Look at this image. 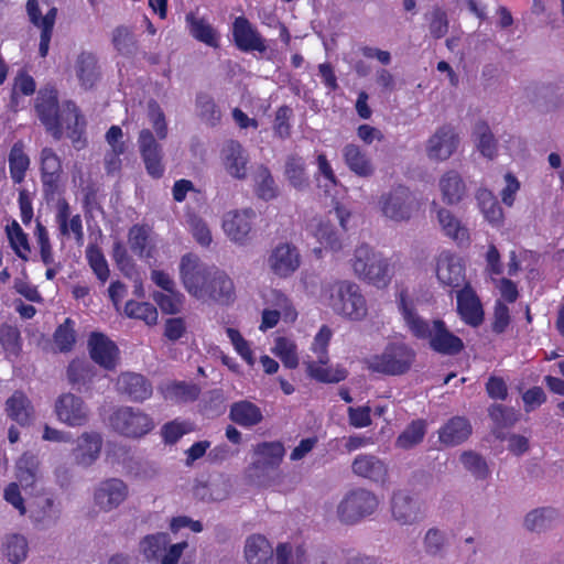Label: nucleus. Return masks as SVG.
<instances>
[{
	"label": "nucleus",
	"instance_id": "nucleus-1",
	"mask_svg": "<svg viewBox=\"0 0 564 564\" xmlns=\"http://www.w3.org/2000/svg\"><path fill=\"white\" fill-rule=\"evenodd\" d=\"M180 278L186 292L202 303L229 304L235 299L231 278L221 269L208 265L194 253L180 261Z\"/></svg>",
	"mask_w": 564,
	"mask_h": 564
},
{
	"label": "nucleus",
	"instance_id": "nucleus-2",
	"mask_svg": "<svg viewBox=\"0 0 564 564\" xmlns=\"http://www.w3.org/2000/svg\"><path fill=\"white\" fill-rule=\"evenodd\" d=\"M398 305L412 335L420 339H427L434 351L453 356L463 350V340L449 332L443 321L435 319L430 324L417 315L413 301L405 291L399 293Z\"/></svg>",
	"mask_w": 564,
	"mask_h": 564
},
{
	"label": "nucleus",
	"instance_id": "nucleus-3",
	"mask_svg": "<svg viewBox=\"0 0 564 564\" xmlns=\"http://www.w3.org/2000/svg\"><path fill=\"white\" fill-rule=\"evenodd\" d=\"M147 117L155 135L149 128L141 129L138 135V148L147 172L152 177L160 178L164 173V164L163 149L158 139H166L167 122L163 109L154 100L148 102Z\"/></svg>",
	"mask_w": 564,
	"mask_h": 564
},
{
	"label": "nucleus",
	"instance_id": "nucleus-4",
	"mask_svg": "<svg viewBox=\"0 0 564 564\" xmlns=\"http://www.w3.org/2000/svg\"><path fill=\"white\" fill-rule=\"evenodd\" d=\"M324 303L336 314L359 322L368 314L367 301L360 286L350 280H334L322 288Z\"/></svg>",
	"mask_w": 564,
	"mask_h": 564
},
{
	"label": "nucleus",
	"instance_id": "nucleus-5",
	"mask_svg": "<svg viewBox=\"0 0 564 564\" xmlns=\"http://www.w3.org/2000/svg\"><path fill=\"white\" fill-rule=\"evenodd\" d=\"M349 265L356 278L377 288L386 286L392 276L388 259L367 243L355 248Z\"/></svg>",
	"mask_w": 564,
	"mask_h": 564
},
{
	"label": "nucleus",
	"instance_id": "nucleus-6",
	"mask_svg": "<svg viewBox=\"0 0 564 564\" xmlns=\"http://www.w3.org/2000/svg\"><path fill=\"white\" fill-rule=\"evenodd\" d=\"M333 337V330L323 325L315 335L311 351L314 357L308 356L305 361L308 375L317 381L325 383H336L343 381L347 377V371L340 366H328V345Z\"/></svg>",
	"mask_w": 564,
	"mask_h": 564
},
{
	"label": "nucleus",
	"instance_id": "nucleus-7",
	"mask_svg": "<svg viewBox=\"0 0 564 564\" xmlns=\"http://www.w3.org/2000/svg\"><path fill=\"white\" fill-rule=\"evenodd\" d=\"M349 217V212L343 207H336L326 216L312 218L307 224V231L326 249L332 252H339L344 248V241L339 232L335 229L334 221L337 220L341 229L346 231V223Z\"/></svg>",
	"mask_w": 564,
	"mask_h": 564
},
{
	"label": "nucleus",
	"instance_id": "nucleus-8",
	"mask_svg": "<svg viewBox=\"0 0 564 564\" xmlns=\"http://www.w3.org/2000/svg\"><path fill=\"white\" fill-rule=\"evenodd\" d=\"M378 497L365 488L348 491L337 506L338 520L345 524H355L378 509Z\"/></svg>",
	"mask_w": 564,
	"mask_h": 564
},
{
	"label": "nucleus",
	"instance_id": "nucleus-9",
	"mask_svg": "<svg viewBox=\"0 0 564 564\" xmlns=\"http://www.w3.org/2000/svg\"><path fill=\"white\" fill-rule=\"evenodd\" d=\"M167 533L148 534L139 543V552L147 562L160 564H178L181 556L188 546L186 541L170 544Z\"/></svg>",
	"mask_w": 564,
	"mask_h": 564
},
{
	"label": "nucleus",
	"instance_id": "nucleus-10",
	"mask_svg": "<svg viewBox=\"0 0 564 564\" xmlns=\"http://www.w3.org/2000/svg\"><path fill=\"white\" fill-rule=\"evenodd\" d=\"M414 357V351L406 345L390 344L380 355L369 358L367 365L373 372L398 376L410 369Z\"/></svg>",
	"mask_w": 564,
	"mask_h": 564
},
{
	"label": "nucleus",
	"instance_id": "nucleus-11",
	"mask_svg": "<svg viewBox=\"0 0 564 564\" xmlns=\"http://www.w3.org/2000/svg\"><path fill=\"white\" fill-rule=\"evenodd\" d=\"M110 425L117 433L130 438L142 437L155 426L148 413L132 406L117 409L110 416Z\"/></svg>",
	"mask_w": 564,
	"mask_h": 564
},
{
	"label": "nucleus",
	"instance_id": "nucleus-12",
	"mask_svg": "<svg viewBox=\"0 0 564 564\" xmlns=\"http://www.w3.org/2000/svg\"><path fill=\"white\" fill-rule=\"evenodd\" d=\"M284 456V447L279 442H263L254 446L252 462L247 468L248 478L261 484L276 469Z\"/></svg>",
	"mask_w": 564,
	"mask_h": 564
},
{
	"label": "nucleus",
	"instance_id": "nucleus-13",
	"mask_svg": "<svg viewBox=\"0 0 564 564\" xmlns=\"http://www.w3.org/2000/svg\"><path fill=\"white\" fill-rule=\"evenodd\" d=\"M381 214L395 223L408 221L417 208L415 197L409 188L398 186L379 198Z\"/></svg>",
	"mask_w": 564,
	"mask_h": 564
},
{
	"label": "nucleus",
	"instance_id": "nucleus-14",
	"mask_svg": "<svg viewBox=\"0 0 564 564\" xmlns=\"http://www.w3.org/2000/svg\"><path fill=\"white\" fill-rule=\"evenodd\" d=\"M256 217L252 208L232 209L224 214L221 228L231 242L245 246L251 240Z\"/></svg>",
	"mask_w": 564,
	"mask_h": 564
},
{
	"label": "nucleus",
	"instance_id": "nucleus-15",
	"mask_svg": "<svg viewBox=\"0 0 564 564\" xmlns=\"http://www.w3.org/2000/svg\"><path fill=\"white\" fill-rule=\"evenodd\" d=\"M460 138L453 126L444 124L435 130L429 138L425 152L431 161L444 162L458 149Z\"/></svg>",
	"mask_w": 564,
	"mask_h": 564
},
{
	"label": "nucleus",
	"instance_id": "nucleus-16",
	"mask_svg": "<svg viewBox=\"0 0 564 564\" xmlns=\"http://www.w3.org/2000/svg\"><path fill=\"white\" fill-rule=\"evenodd\" d=\"M54 411L57 420L69 427H80L89 421L88 406L73 393L62 394L55 402Z\"/></svg>",
	"mask_w": 564,
	"mask_h": 564
},
{
	"label": "nucleus",
	"instance_id": "nucleus-17",
	"mask_svg": "<svg viewBox=\"0 0 564 564\" xmlns=\"http://www.w3.org/2000/svg\"><path fill=\"white\" fill-rule=\"evenodd\" d=\"M129 496V488L119 478L100 481L94 490V502L99 510L109 512L122 505Z\"/></svg>",
	"mask_w": 564,
	"mask_h": 564
},
{
	"label": "nucleus",
	"instance_id": "nucleus-18",
	"mask_svg": "<svg viewBox=\"0 0 564 564\" xmlns=\"http://www.w3.org/2000/svg\"><path fill=\"white\" fill-rule=\"evenodd\" d=\"M390 508L393 520L400 525H412L424 519L421 502L403 490L393 492Z\"/></svg>",
	"mask_w": 564,
	"mask_h": 564
},
{
	"label": "nucleus",
	"instance_id": "nucleus-19",
	"mask_svg": "<svg viewBox=\"0 0 564 564\" xmlns=\"http://www.w3.org/2000/svg\"><path fill=\"white\" fill-rule=\"evenodd\" d=\"M35 109L46 130L56 140H59L62 138V128L59 126L61 111H58L56 91L52 88L40 90Z\"/></svg>",
	"mask_w": 564,
	"mask_h": 564
},
{
	"label": "nucleus",
	"instance_id": "nucleus-20",
	"mask_svg": "<svg viewBox=\"0 0 564 564\" xmlns=\"http://www.w3.org/2000/svg\"><path fill=\"white\" fill-rule=\"evenodd\" d=\"M26 11L32 24L41 30L39 52L42 57H45L48 53L57 9L52 7L43 14L37 0H29Z\"/></svg>",
	"mask_w": 564,
	"mask_h": 564
},
{
	"label": "nucleus",
	"instance_id": "nucleus-21",
	"mask_svg": "<svg viewBox=\"0 0 564 564\" xmlns=\"http://www.w3.org/2000/svg\"><path fill=\"white\" fill-rule=\"evenodd\" d=\"M301 264V256L296 247L290 243H279L272 249L268 265L280 278L292 275Z\"/></svg>",
	"mask_w": 564,
	"mask_h": 564
},
{
	"label": "nucleus",
	"instance_id": "nucleus-22",
	"mask_svg": "<svg viewBox=\"0 0 564 564\" xmlns=\"http://www.w3.org/2000/svg\"><path fill=\"white\" fill-rule=\"evenodd\" d=\"M220 159L225 171L231 177L237 180L247 177L249 155L239 142L226 141L220 151Z\"/></svg>",
	"mask_w": 564,
	"mask_h": 564
},
{
	"label": "nucleus",
	"instance_id": "nucleus-23",
	"mask_svg": "<svg viewBox=\"0 0 564 564\" xmlns=\"http://www.w3.org/2000/svg\"><path fill=\"white\" fill-rule=\"evenodd\" d=\"M91 359L107 370H113L119 362L117 345L102 333H91L88 339Z\"/></svg>",
	"mask_w": 564,
	"mask_h": 564
},
{
	"label": "nucleus",
	"instance_id": "nucleus-24",
	"mask_svg": "<svg viewBox=\"0 0 564 564\" xmlns=\"http://www.w3.org/2000/svg\"><path fill=\"white\" fill-rule=\"evenodd\" d=\"M436 276L438 281L449 288L465 285V268L462 259L448 251H443L436 259Z\"/></svg>",
	"mask_w": 564,
	"mask_h": 564
},
{
	"label": "nucleus",
	"instance_id": "nucleus-25",
	"mask_svg": "<svg viewBox=\"0 0 564 564\" xmlns=\"http://www.w3.org/2000/svg\"><path fill=\"white\" fill-rule=\"evenodd\" d=\"M102 448V437L97 432H84L72 451L74 463L82 467H89L99 458Z\"/></svg>",
	"mask_w": 564,
	"mask_h": 564
},
{
	"label": "nucleus",
	"instance_id": "nucleus-26",
	"mask_svg": "<svg viewBox=\"0 0 564 564\" xmlns=\"http://www.w3.org/2000/svg\"><path fill=\"white\" fill-rule=\"evenodd\" d=\"M59 502L53 497H40L30 509V519L39 530H48L55 527L61 518Z\"/></svg>",
	"mask_w": 564,
	"mask_h": 564
},
{
	"label": "nucleus",
	"instance_id": "nucleus-27",
	"mask_svg": "<svg viewBox=\"0 0 564 564\" xmlns=\"http://www.w3.org/2000/svg\"><path fill=\"white\" fill-rule=\"evenodd\" d=\"M354 475L368 479L375 484H384L388 480V465L379 457L371 454L357 455L351 464Z\"/></svg>",
	"mask_w": 564,
	"mask_h": 564
},
{
	"label": "nucleus",
	"instance_id": "nucleus-28",
	"mask_svg": "<svg viewBox=\"0 0 564 564\" xmlns=\"http://www.w3.org/2000/svg\"><path fill=\"white\" fill-rule=\"evenodd\" d=\"M232 35L237 47L240 51H267L265 40L258 30L243 17L236 18L232 26Z\"/></svg>",
	"mask_w": 564,
	"mask_h": 564
},
{
	"label": "nucleus",
	"instance_id": "nucleus-29",
	"mask_svg": "<svg viewBox=\"0 0 564 564\" xmlns=\"http://www.w3.org/2000/svg\"><path fill=\"white\" fill-rule=\"evenodd\" d=\"M457 310L464 322L478 326L484 319V311L476 292L469 284H465L457 292Z\"/></svg>",
	"mask_w": 564,
	"mask_h": 564
},
{
	"label": "nucleus",
	"instance_id": "nucleus-30",
	"mask_svg": "<svg viewBox=\"0 0 564 564\" xmlns=\"http://www.w3.org/2000/svg\"><path fill=\"white\" fill-rule=\"evenodd\" d=\"M435 213L438 227L444 236L454 240L457 245L469 242L468 228L452 210L437 206Z\"/></svg>",
	"mask_w": 564,
	"mask_h": 564
},
{
	"label": "nucleus",
	"instance_id": "nucleus-31",
	"mask_svg": "<svg viewBox=\"0 0 564 564\" xmlns=\"http://www.w3.org/2000/svg\"><path fill=\"white\" fill-rule=\"evenodd\" d=\"M41 172L45 193H55L61 182L63 169L61 159L50 148H44L41 151Z\"/></svg>",
	"mask_w": 564,
	"mask_h": 564
},
{
	"label": "nucleus",
	"instance_id": "nucleus-32",
	"mask_svg": "<svg viewBox=\"0 0 564 564\" xmlns=\"http://www.w3.org/2000/svg\"><path fill=\"white\" fill-rule=\"evenodd\" d=\"M343 160L350 172L359 177H371L376 167L367 152L354 143L346 144L341 150Z\"/></svg>",
	"mask_w": 564,
	"mask_h": 564
},
{
	"label": "nucleus",
	"instance_id": "nucleus-33",
	"mask_svg": "<svg viewBox=\"0 0 564 564\" xmlns=\"http://www.w3.org/2000/svg\"><path fill=\"white\" fill-rule=\"evenodd\" d=\"M442 199L447 205L459 204L467 195V186L462 175L454 170L445 172L438 181Z\"/></svg>",
	"mask_w": 564,
	"mask_h": 564
},
{
	"label": "nucleus",
	"instance_id": "nucleus-34",
	"mask_svg": "<svg viewBox=\"0 0 564 564\" xmlns=\"http://www.w3.org/2000/svg\"><path fill=\"white\" fill-rule=\"evenodd\" d=\"M471 434V425L467 419L455 416L448 420L438 431V440L445 446H457Z\"/></svg>",
	"mask_w": 564,
	"mask_h": 564
},
{
	"label": "nucleus",
	"instance_id": "nucleus-35",
	"mask_svg": "<svg viewBox=\"0 0 564 564\" xmlns=\"http://www.w3.org/2000/svg\"><path fill=\"white\" fill-rule=\"evenodd\" d=\"M85 124V120L79 115L76 105L74 102H66L61 110L59 126L62 128V134L65 129L67 137L77 148L80 147L79 143H82Z\"/></svg>",
	"mask_w": 564,
	"mask_h": 564
},
{
	"label": "nucleus",
	"instance_id": "nucleus-36",
	"mask_svg": "<svg viewBox=\"0 0 564 564\" xmlns=\"http://www.w3.org/2000/svg\"><path fill=\"white\" fill-rule=\"evenodd\" d=\"M130 250L141 259H150L155 250V242L148 226L134 225L128 232Z\"/></svg>",
	"mask_w": 564,
	"mask_h": 564
},
{
	"label": "nucleus",
	"instance_id": "nucleus-37",
	"mask_svg": "<svg viewBox=\"0 0 564 564\" xmlns=\"http://www.w3.org/2000/svg\"><path fill=\"white\" fill-rule=\"evenodd\" d=\"M245 558L248 564H273V547L265 536L250 535L245 543Z\"/></svg>",
	"mask_w": 564,
	"mask_h": 564
},
{
	"label": "nucleus",
	"instance_id": "nucleus-38",
	"mask_svg": "<svg viewBox=\"0 0 564 564\" xmlns=\"http://www.w3.org/2000/svg\"><path fill=\"white\" fill-rule=\"evenodd\" d=\"M118 390L133 401H143L152 394L148 380L138 373L126 372L118 378Z\"/></svg>",
	"mask_w": 564,
	"mask_h": 564
},
{
	"label": "nucleus",
	"instance_id": "nucleus-39",
	"mask_svg": "<svg viewBox=\"0 0 564 564\" xmlns=\"http://www.w3.org/2000/svg\"><path fill=\"white\" fill-rule=\"evenodd\" d=\"M73 72L82 87L91 88L99 77L96 56L89 52H82L75 59Z\"/></svg>",
	"mask_w": 564,
	"mask_h": 564
},
{
	"label": "nucleus",
	"instance_id": "nucleus-40",
	"mask_svg": "<svg viewBox=\"0 0 564 564\" xmlns=\"http://www.w3.org/2000/svg\"><path fill=\"white\" fill-rule=\"evenodd\" d=\"M556 509L550 507L536 508L528 512L523 527L530 532L541 533L552 529L558 521Z\"/></svg>",
	"mask_w": 564,
	"mask_h": 564
},
{
	"label": "nucleus",
	"instance_id": "nucleus-41",
	"mask_svg": "<svg viewBox=\"0 0 564 564\" xmlns=\"http://www.w3.org/2000/svg\"><path fill=\"white\" fill-rule=\"evenodd\" d=\"M229 417L242 427H251L259 424L262 419V411L250 401L243 400L231 404Z\"/></svg>",
	"mask_w": 564,
	"mask_h": 564
},
{
	"label": "nucleus",
	"instance_id": "nucleus-42",
	"mask_svg": "<svg viewBox=\"0 0 564 564\" xmlns=\"http://www.w3.org/2000/svg\"><path fill=\"white\" fill-rule=\"evenodd\" d=\"M6 412L8 416L20 425H28L32 422L34 417V410L22 392H14L11 398L7 400L6 403Z\"/></svg>",
	"mask_w": 564,
	"mask_h": 564
},
{
	"label": "nucleus",
	"instance_id": "nucleus-43",
	"mask_svg": "<svg viewBox=\"0 0 564 564\" xmlns=\"http://www.w3.org/2000/svg\"><path fill=\"white\" fill-rule=\"evenodd\" d=\"M2 547L4 556L11 564H21L29 554V543L24 535L11 533L3 538Z\"/></svg>",
	"mask_w": 564,
	"mask_h": 564
},
{
	"label": "nucleus",
	"instance_id": "nucleus-44",
	"mask_svg": "<svg viewBox=\"0 0 564 564\" xmlns=\"http://www.w3.org/2000/svg\"><path fill=\"white\" fill-rule=\"evenodd\" d=\"M477 150L487 159L492 160L497 155V141L486 122H477L473 132Z\"/></svg>",
	"mask_w": 564,
	"mask_h": 564
},
{
	"label": "nucleus",
	"instance_id": "nucleus-45",
	"mask_svg": "<svg viewBox=\"0 0 564 564\" xmlns=\"http://www.w3.org/2000/svg\"><path fill=\"white\" fill-rule=\"evenodd\" d=\"M185 20L193 37L209 46H217L216 32L204 18H199L195 13L189 12L186 14Z\"/></svg>",
	"mask_w": 564,
	"mask_h": 564
},
{
	"label": "nucleus",
	"instance_id": "nucleus-46",
	"mask_svg": "<svg viewBox=\"0 0 564 564\" xmlns=\"http://www.w3.org/2000/svg\"><path fill=\"white\" fill-rule=\"evenodd\" d=\"M115 48L123 56L131 57L138 50V41L133 30L127 25H119L112 31L111 37Z\"/></svg>",
	"mask_w": 564,
	"mask_h": 564
},
{
	"label": "nucleus",
	"instance_id": "nucleus-47",
	"mask_svg": "<svg viewBox=\"0 0 564 564\" xmlns=\"http://www.w3.org/2000/svg\"><path fill=\"white\" fill-rule=\"evenodd\" d=\"M426 434V424L423 420L411 422L395 440V447L411 449L422 443Z\"/></svg>",
	"mask_w": 564,
	"mask_h": 564
},
{
	"label": "nucleus",
	"instance_id": "nucleus-48",
	"mask_svg": "<svg viewBox=\"0 0 564 564\" xmlns=\"http://www.w3.org/2000/svg\"><path fill=\"white\" fill-rule=\"evenodd\" d=\"M194 490L195 496L202 500L221 501L229 496L230 485L228 480L217 478L212 480L208 485H196Z\"/></svg>",
	"mask_w": 564,
	"mask_h": 564
},
{
	"label": "nucleus",
	"instance_id": "nucleus-49",
	"mask_svg": "<svg viewBox=\"0 0 564 564\" xmlns=\"http://www.w3.org/2000/svg\"><path fill=\"white\" fill-rule=\"evenodd\" d=\"M39 465L37 456L31 453H25L19 458L17 477L23 486L30 487L36 481L40 475Z\"/></svg>",
	"mask_w": 564,
	"mask_h": 564
},
{
	"label": "nucleus",
	"instance_id": "nucleus-50",
	"mask_svg": "<svg viewBox=\"0 0 564 564\" xmlns=\"http://www.w3.org/2000/svg\"><path fill=\"white\" fill-rule=\"evenodd\" d=\"M285 176L295 188H305L308 185L305 162L297 155H291L285 163Z\"/></svg>",
	"mask_w": 564,
	"mask_h": 564
},
{
	"label": "nucleus",
	"instance_id": "nucleus-51",
	"mask_svg": "<svg viewBox=\"0 0 564 564\" xmlns=\"http://www.w3.org/2000/svg\"><path fill=\"white\" fill-rule=\"evenodd\" d=\"M476 198L485 218L489 223L497 225L502 220V209L491 192L479 189L476 194Z\"/></svg>",
	"mask_w": 564,
	"mask_h": 564
},
{
	"label": "nucleus",
	"instance_id": "nucleus-52",
	"mask_svg": "<svg viewBox=\"0 0 564 564\" xmlns=\"http://www.w3.org/2000/svg\"><path fill=\"white\" fill-rule=\"evenodd\" d=\"M29 165L30 159L24 153L23 147L15 143L9 154L10 174L14 183H21L24 180Z\"/></svg>",
	"mask_w": 564,
	"mask_h": 564
},
{
	"label": "nucleus",
	"instance_id": "nucleus-53",
	"mask_svg": "<svg viewBox=\"0 0 564 564\" xmlns=\"http://www.w3.org/2000/svg\"><path fill=\"white\" fill-rule=\"evenodd\" d=\"M463 467L476 479L484 480L490 475V469L485 458L476 452L465 451L459 456Z\"/></svg>",
	"mask_w": 564,
	"mask_h": 564
},
{
	"label": "nucleus",
	"instance_id": "nucleus-54",
	"mask_svg": "<svg viewBox=\"0 0 564 564\" xmlns=\"http://www.w3.org/2000/svg\"><path fill=\"white\" fill-rule=\"evenodd\" d=\"M124 314L130 318L141 319L147 325H155L159 316L156 308L152 304L132 300L126 303Z\"/></svg>",
	"mask_w": 564,
	"mask_h": 564
},
{
	"label": "nucleus",
	"instance_id": "nucleus-55",
	"mask_svg": "<svg viewBox=\"0 0 564 564\" xmlns=\"http://www.w3.org/2000/svg\"><path fill=\"white\" fill-rule=\"evenodd\" d=\"M7 235L10 241V246L17 256L26 261L31 251L26 234H24L17 221H13L10 226L7 227Z\"/></svg>",
	"mask_w": 564,
	"mask_h": 564
},
{
	"label": "nucleus",
	"instance_id": "nucleus-56",
	"mask_svg": "<svg viewBox=\"0 0 564 564\" xmlns=\"http://www.w3.org/2000/svg\"><path fill=\"white\" fill-rule=\"evenodd\" d=\"M272 352L286 368L294 369L299 366L296 345L292 340L284 337L276 338Z\"/></svg>",
	"mask_w": 564,
	"mask_h": 564
},
{
	"label": "nucleus",
	"instance_id": "nucleus-57",
	"mask_svg": "<svg viewBox=\"0 0 564 564\" xmlns=\"http://www.w3.org/2000/svg\"><path fill=\"white\" fill-rule=\"evenodd\" d=\"M86 259L97 279L101 283H105L109 279L110 270L101 250L95 245L88 246L86 250Z\"/></svg>",
	"mask_w": 564,
	"mask_h": 564
},
{
	"label": "nucleus",
	"instance_id": "nucleus-58",
	"mask_svg": "<svg viewBox=\"0 0 564 564\" xmlns=\"http://www.w3.org/2000/svg\"><path fill=\"white\" fill-rule=\"evenodd\" d=\"M187 223L195 241L203 248H208L213 242V236L207 223L196 215H191Z\"/></svg>",
	"mask_w": 564,
	"mask_h": 564
},
{
	"label": "nucleus",
	"instance_id": "nucleus-59",
	"mask_svg": "<svg viewBox=\"0 0 564 564\" xmlns=\"http://www.w3.org/2000/svg\"><path fill=\"white\" fill-rule=\"evenodd\" d=\"M76 341L74 323L67 318L62 325L57 327L54 333V343L59 351L66 352L72 350Z\"/></svg>",
	"mask_w": 564,
	"mask_h": 564
},
{
	"label": "nucleus",
	"instance_id": "nucleus-60",
	"mask_svg": "<svg viewBox=\"0 0 564 564\" xmlns=\"http://www.w3.org/2000/svg\"><path fill=\"white\" fill-rule=\"evenodd\" d=\"M153 300L164 313L175 314L180 312L184 296L174 289L172 291H167L166 293H154Z\"/></svg>",
	"mask_w": 564,
	"mask_h": 564
},
{
	"label": "nucleus",
	"instance_id": "nucleus-61",
	"mask_svg": "<svg viewBox=\"0 0 564 564\" xmlns=\"http://www.w3.org/2000/svg\"><path fill=\"white\" fill-rule=\"evenodd\" d=\"M196 108L198 116L206 123L215 126L219 121L220 112L209 96L205 94L198 95L196 98Z\"/></svg>",
	"mask_w": 564,
	"mask_h": 564
},
{
	"label": "nucleus",
	"instance_id": "nucleus-62",
	"mask_svg": "<svg viewBox=\"0 0 564 564\" xmlns=\"http://www.w3.org/2000/svg\"><path fill=\"white\" fill-rule=\"evenodd\" d=\"M268 303L270 304V308L278 311L280 314H282V318L285 322H294L297 314L294 310L292 303L290 300L282 294L279 291H272L270 293V299L268 300Z\"/></svg>",
	"mask_w": 564,
	"mask_h": 564
},
{
	"label": "nucleus",
	"instance_id": "nucleus-63",
	"mask_svg": "<svg viewBox=\"0 0 564 564\" xmlns=\"http://www.w3.org/2000/svg\"><path fill=\"white\" fill-rule=\"evenodd\" d=\"M445 542V533L436 528H431L423 538V547L426 554L437 556L443 553Z\"/></svg>",
	"mask_w": 564,
	"mask_h": 564
},
{
	"label": "nucleus",
	"instance_id": "nucleus-64",
	"mask_svg": "<svg viewBox=\"0 0 564 564\" xmlns=\"http://www.w3.org/2000/svg\"><path fill=\"white\" fill-rule=\"evenodd\" d=\"M94 376L91 365L86 360H73L67 369V377L72 383H86Z\"/></svg>",
	"mask_w": 564,
	"mask_h": 564
}]
</instances>
